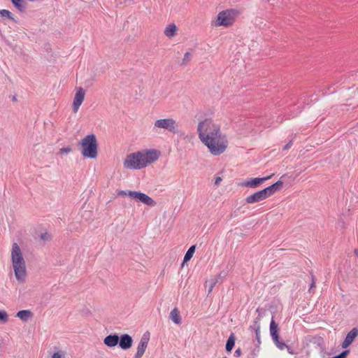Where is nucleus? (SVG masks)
Instances as JSON below:
<instances>
[{"mask_svg": "<svg viewBox=\"0 0 358 358\" xmlns=\"http://www.w3.org/2000/svg\"><path fill=\"white\" fill-rule=\"evenodd\" d=\"M272 176L273 174L264 178H248L247 180L241 182L239 185L241 187L255 189L258 187L263 182L270 179Z\"/></svg>", "mask_w": 358, "mask_h": 358, "instance_id": "obj_8", "label": "nucleus"}, {"mask_svg": "<svg viewBox=\"0 0 358 358\" xmlns=\"http://www.w3.org/2000/svg\"><path fill=\"white\" fill-rule=\"evenodd\" d=\"M283 182L281 180H278L274 184L263 189L264 192L266 193L267 197L273 195L275 192L279 191L282 187Z\"/></svg>", "mask_w": 358, "mask_h": 358, "instance_id": "obj_14", "label": "nucleus"}, {"mask_svg": "<svg viewBox=\"0 0 358 358\" xmlns=\"http://www.w3.org/2000/svg\"><path fill=\"white\" fill-rule=\"evenodd\" d=\"M16 316L23 322H27L33 316V314L29 310H22L17 313Z\"/></svg>", "mask_w": 358, "mask_h": 358, "instance_id": "obj_17", "label": "nucleus"}, {"mask_svg": "<svg viewBox=\"0 0 358 358\" xmlns=\"http://www.w3.org/2000/svg\"><path fill=\"white\" fill-rule=\"evenodd\" d=\"M190 57H191V53L189 52H187L184 55L181 65H186L190 61Z\"/></svg>", "mask_w": 358, "mask_h": 358, "instance_id": "obj_27", "label": "nucleus"}, {"mask_svg": "<svg viewBox=\"0 0 358 358\" xmlns=\"http://www.w3.org/2000/svg\"><path fill=\"white\" fill-rule=\"evenodd\" d=\"M119 341L120 336L117 334H110L103 339V343L109 348H113L118 344Z\"/></svg>", "mask_w": 358, "mask_h": 358, "instance_id": "obj_15", "label": "nucleus"}, {"mask_svg": "<svg viewBox=\"0 0 358 358\" xmlns=\"http://www.w3.org/2000/svg\"><path fill=\"white\" fill-rule=\"evenodd\" d=\"M259 321H260V316L259 315L257 317H256V319L254 320V322H253V324L252 326L250 327L249 329L250 331H254L255 332H256V328L255 327L257 326L258 328H259V331L260 330V324H259Z\"/></svg>", "mask_w": 358, "mask_h": 358, "instance_id": "obj_25", "label": "nucleus"}, {"mask_svg": "<svg viewBox=\"0 0 358 358\" xmlns=\"http://www.w3.org/2000/svg\"><path fill=\"white\" fill-rule=\"evenodd\" d=\"M0 15L2 17H7L9 20L16 22V20L14 19V17L13 16V14L8 10H6V9L0 10Z\"/></svg>", "mask_w": 358, "mask_h": 358, "instance_id": "obj_23", "label": "nucleus"}, {"mask_svg": "<svg viewBox=\"0 0 358 358\" xmlns=\"http://www.w3.org/2000/svg\"><path fill=\"white\" fill-rule=\"evenodd\" d=\"M71 151V148L70 147H66V148H62L59 150V152L61 154H63V153H69Z\"/></svg>", "mask_w": 358, "mask_h": 358, "instance_id": "obj_31", "label": "nucleus"}, {"mask_svg": "<svg viewBox=\"0 0 358 358\" xmlns=\"http://www.w3.org/2000/svg\"><path fill=\"white\" fill-rule=\"evenodd\" d=\"M11 262L16 280L22 283L27 278L26 263L22 250L17 243H13L11 249Z\"/></svg>", "mask_w": 358, "mask_h": 358, "instance_id": "obj_3", "label": "nucleus"}, {"mask_svg": "<svg viewBox=\"0 0 358 358\" xmlns=\"http://www.w3.org/2000/svg\"><path fill=\"white\" fill-rule=\"evenodd\" d=\"M164 129L173 134H178V124L173 118H164L157 120L154 123V129Z\"/></svg>", "mask_w": 358, "mask_h": 358, "instance_id": "obj_6", "label": "nucleus"}, {"mask_svg": "<svg viewBox=\"0 0 358 358\" xmlns=\"http://www.w3.org/2000/svg\"><path fill=\"white\" fill-rule=\"evenodd\" d=\"M267 196L264 192V189L257 191L254 194L247 196L245 198V202L247 203H255L263 201L267 199Z\"/></svg>", "mask_w": 358, "mask_h": 358, "instance_id": "obj_11", "label": "nucleus"}, {"mask_svg": "<svg viewBox=\"0 0 358 358\" xmlns=\"http://www.w3.org/2000/svg\"><path fill=\"white\" fill-rule=\"evenodd\" d=\"M239 13V11L235 9L222 10L217 15L215 25L216 27H230L233 24Z\"/></svg>", "mask_w": 358, "mask_h": 358, "instance_id": "obj_5", "label": "nucleus"}, {"mask_svg": "<svg viewBox=\"0 0 358 358\" xmlns=\"http://www.w3.org/2000/svg\"><path fill=\"white\" fill-rule=\"evenodd\" d=\"M8 315L5 310H0V321L6 323L8 321Z\"/></svg>", "mask_w": 358, "mask_h": 358, "instance_id": "obj_26", "label": "nucleus"}, {"mask_svg": "<svg viewBox=\"0 0 358 358\" xmlns=\"http://www.w3.org/2000/svg\"><path fill=\"white\" fill-rule=\"evenodd\" d=\"M195 249H196V245H192L188 249V250L187 251L186 254L185 255L182 264L184 263L189 261L192 259V257H193V255H194V253L195 252Z\"/></svg>", "mask_w": 358, "mask_h": 358, "instance_id": "obj_22", "label": "nucleus"}, {"mask_svg": "<svg viewBox=\"0 0 358 358\" xmlns=\"http://www.w3.org/2000/svg\"><path fill=\"white\" fill-rule=\"evenodd\" d=\"M13 101H15V100H16L15 96H13Z\"/></svg>", "mask_w": 358, "mask_h": 358, "instance_id": "obj_40", "label": "nucleus"}, {"mask_svg": "<svg viewBox=\"0 0 358 358\" xmlns=\"http://www.w3.org/2000/svg\"><path fill=\"white\" fill-rule=\"evenodd\" d=\"M221 180H222V178L220 177H217L215 179V185H218L220 182Z\"/></svg>", "mask_w": 358, "mask_h": 358, "instance_id": "obj_38", "label": "nucleus"}, {"mask_svg": "<svg viewBox=\"0 0 358 358\" xmlns=\"http://www.w3.org/2000/svg\"><path fill=\"white\" fill-rule=\"evenodd\" d=\"M358 336V329L357 327H354L351 329L350 331H349L344 339L343 342L342 343V348H347L350 345L352 344V343L354 341V340L356 338V337Z\"/></svg>", "mask_w": 358, "mask_h": 358, "instance_id": "obj_13", "label": "nucleus"}, {"mask_svg": "<svg viewBox=\"0 0 358 358\" xmlns=\"http://www.w3.org/2000/svg\"><path fill=\"white\" fill-rule=\"evenodd\" d=\"M217 280L216 279H213V280H211L209 281V288H208V294L213 291L214 287L215 286V285L217 284Z\"/></svg>", "mask_w": 358, "mask_h": 358, "instance_id": "obj_28", "label": "nucleus"}, {"mask_svg": "<svg viewBox=\"0 0 358 358\" xmlns=\"http://www.w3.org/2000/svg\"><path fill=\"white\" fill-rule=\"evenodd\" d=\"M349 353V350H345L340 353L339 355L332 357V358H345L347 355Z\"/></svg>", "mask_w": 358, "mask_h": 358, "instance_id": "obj_29", "label": "nucleus"}, {"mask_svg": "<svg viewBox=\"0 0 358 358\" xmlns=\"http://www.w3.org/2000/svg\"><path fill=\"white\" fill-rule=\"evenodd\" d=\"M311 280L312 282L310 286V290L312 289L315 286V278L313 273H311Z\"/></svg>", "mask_w": 358, "mask_h": 358, "instance_id": "obj_33", "label": "nucleus"}, {"mask_svg": "<svg viewBox=\"0 0 358 358\" xmlns=\"http://www.w3.org/2000/svg\"><path fill=\"white\" fill-rule=\"evenodd\" d=\"M83 156L86 158L95 159L98 155V143L93 134L87 135L78 143Z\"/></svg>", "mask_w": 358, "mask_h": 358, "instance_id": "obj_4", "label": "nucleus"}, {"mask_svg": "<svg viewBox=\"0 0 358 358\" xmlns=\"http://www.w3.org/2000/svg\"><path fill=\"white\" fill-rule=\"evenodd\" d=\"M176 31H177L176 26L174 24H170L166 27V29L164 30V34L167 37L171 38L176 35Z\"/></svg>", "mask_w": 358, "mask_h": 358, "instance_id": "obj_20", "label": "nucleus"}, {"mask_svg": "<svg viewBox=\"0 0 358 358\" xmlns=\"http://www.w3.org/2000/svg\"><path fill=\"white\" fill-rule=\"evenodd\" d=\"M293 143H292V141H289L282 148V150H287L288 149H289L292 145Z\"/></svg>", "mask_w": 358, "mask_h": 358, "instance_id": "obj_32", "label": "nucleus"}, {"mask_svg": "<svg viewBox=\"0 0 358 358\" xmlns=\"http://www.w3.org/2000/svg\"><path fill=\"white\" fill-rule=\"evenodd\" d=\"M169 317L175 324H180L181 323V317L177 308H174L171 311Z\"/></svg>", "mask_w": 358, "mask_h": 358, "instance_id": "obj_18", "label": "nucleus"}, {"mask_svg": "<svg viewBox=\"0 0 358 358\" xmlns=\"http://www.w3.org/2000/svg\"><path fill=\"white\" fill-rule=\"evenodd\" d=\"M49 237H50V235L48 233H43V234H41V238L43 241L48 240Z\"/></svg>", "mask_w": 358, "mask_h": 358, "instance_id": "obj_34", "label": "nucleus"}, {"mask_svg": "<svg viewBox=\"0 0 358 358\" xmlns=\"http://www.w3.org/2000/svg\"><path fill=\"white\" fill-rule=\"evenodd\" d=\"M197 133L201 141L213 155L224 152L228 147V140L220 129V126L210 118L200 121L197 126Z\"/></svg>", "mask_w": 358, "mask_h": 358, "instance_id": "obj_1", "label": "nucleus"}, {"mask_svg": "<svg viewBox=\"0 0 358 358\" xmlns=\"http://www.w3.org/2000/svg\"><path fill=\"white\" fill-rule=\"evenodd\" d=\"M149 340L150 334L148 332H146L142 336L140 340L134 358H141L143 357L148 347Z\"/></svg>", "mask_w": 358, "mask_h": 358, "instance_id": "obj_9", "label": "nucleus"}, {"mask_svg": "<svg viewBox=\"0 0 358 358\" xmlns=\"http://www.w3.org/2000/svg\"><path fill=\"white\" fill-rule=\"evenodd\" d=\"M278 330V325L273 320V317H272L270 322V334L273 341H277V338H279Z\"/></svg>", "mask_w": 358, "mask_h": 358, "instance_id": "obj_16", "label": "nucleus"}, {"mask_svg": "<svg viewBox=\"0 0 358 358\" xmlns=\"http://www.w3.org/2000/svg\"><path fill=\"white\" fill-rule=\"evenodd\" d=\"M85 91L82 87L77 88L76 93L73 102V110L77 113L85 99Z\"/></svg>", "mask_w": 358, "mask_h": 358, "instance_id": "obj_10", "label": "nucleus"}, {"mask_svg": "<svg viewBox=\"0 0 358 358\" xmlns=\"http://www.w3.org/2000/svg\"><path fill=\"white\" fill-rule=\"evenodd\" d=\"M159 152L156 150H148L131 153L125 158L123 165L127 169H141L155 162L159 157Z\"/></svg>", "mask_w": 358, "mask_h": 358, "instance_id": "obj_2", "label": "nucleus"}, {"mask_svg": "<svg viewBox=\"0 0 358 358\" xmlns=\"http://www.w3.org/2000/svg\"><path fill=\"white\" fill-rule=\"evenodd\" d=\"M128 196L148 206L152 207L156 205V202L153 199L141 192L129 190L128 191Z\"/></svg>", "mask_w": 358, "mask_h": 358, "instance_id": "obj_7", "label": "nucleus"}, {"mask_svg": "<svg viewBox=\"0 0 358 358\" xmlns=\"http://www.w3.org/2000/svg\"><path fill=\"white\" fill-rule=\"evenodd\" d=\"M118 344L121 349L128 350L132 346L133 339L130 335L124 334L120 336Z\"/></svg>", "mask_w": 358, "mask_h": 358, "instance_id": "obj_12", "label": "nucleus"}, {"mask_svg": "<svg viewBox=\"0 0 358 358\" xmlns=\"http://www.w3.org/2000/svg\"><path fill=\"white\" fill-rule=\"evenodd\" d=\"M234 345H235V336H234V334L232 333L229 336L228 340L227 341V343L225 345L226 351L230 352L232 350L233 348L234 347Z\"/></svg>", "mask_w": 358, "mask_h": 358, "instance_id": "obj_21", "label": "nucleus"}, {"mask_svg": "<svg viewBox=\"0 0 358 358\" xmlns=\"http://www.w3.org/2000/svg\"><path fill=\"white\" fill-rule=\"evenodd\" d=\"M288 352L291 355H293L294 352H292V350H291V348L289 350H287Z\"/></svg>", "mask_w": 358, "mask_h": 358, "instance_id": "obj_39", "label": "nucleus"}, {"mask_svg": "<svg viewBox=\"0 0 358 358\" xmlns=\"http://www.w3.org/2000/svg\"><path fill=\"white\" fill-rule=\"evenodd\" d=\"M255 328H256V332H255L256 339H257L258 344H260L261 343L260 330L259 331V328L257 326H256Z\"/></svg>", "mask_w": 358, "mask_h": 358, "instance_id": "obj_30", "label": "nucleus"}, {"mask_svg": "<svg viewBox=\"0 0 358 358\" xmlns=\"http://www.w3.org/2000/svg\"><path fill=\"white\" fill-rule=\"evenodd\" d=\"M273 342L275 344V345L278 347V348L281 350H284L285 348H287V350L290 349V347L289 345H286L284 342L280 341L279 340V338H277V341L273 340Z\"/></svg>", "mask_w": 358, "mask_h": 358, "instance_id": "obj_24", "label": "nucleus"}, {"mask_svg": "<svg viewBox=\"0 0 358 358\" xmlns=\"http://www.w3.org/2000/svg\"><path fill=\"white\" fill-rule=\"evenodd\" d=\"M13 6L20 12L26 10V2L24 0H10Z\"/></svg>", "mask_w": 358, "mask_h": 358, "instance_id": "obj_19", "label": "nucleus"}, {"mask_svg": "<svg viewBox=\"0 0 358 358\" xmlns=\"http://www.w3.org/2000/svg\"><path fill=\"white\" fill-rule=\"evenodd\" d=\"M242 354L241 352V350L240 348L237 349L236 351H235V355L237 356V357H239L241 356Z\"/></svg>", "mask_w": 358, "mask_h": 358, "instance_id": "obj_37", "label": "nucleus"}, {"mask_svg": "<svg viewBox=\"0 0 358 358\" xmlns=\"http://www.w3.org/2000/svg\"><path fill=\"white\" fill-rule=\"evenodd\" d=\"M52 358H62V355L59 352H55L52 355Z\"/></svg>", "mask_w": 358, "mask_h": 358, "instance_id": "obj_36", "label": "nucleus"}, {"mask_svg": "<svg viewBox=\"0 0 358 358\" xmlns=\"http://www.w3.org/2000/svg\"><path fill=\"white\" fill-rule=\"evenodd\" d=\"M223 358H227V357H223Z\"/></svg>", "mask_w": 358, "mask_h": 358, "instance_id": "obj_41", "label": "nucleus"}, {"mask_svg": "<svg viewBox=\"0 0 358 358\" xmlns=\"http://www.w3.org/2000/svg\"><path fill=\"white\" fill-rule=\"evenodd\" d=\"M117 194L119 196H128V192L120 190L118 192Z\"/></svg>", "mask_w": 358, "mask_h": 358, "instance_id": "obj_35", "label": "nucleus"}]
</instances>
